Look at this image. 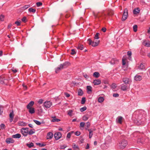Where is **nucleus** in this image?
<instances>
[{
    "label": "nucleus",
    "mask_w": 150,
    "mask_h": 150,
    "mask_svg": "<svg viewBox=\"0 0 150 150\" xmlns=\"http://www.w3.org/2000/svg\"><path fill=\"white\" fill-rule=\"evenodd\" d=\"M14 140L12 138H8L6 139V142L7 144L13 143L14 142Z\"/></svg>",
    "instance_id": "nucleus-11"
},
{
    "label": "nucleus",
    "mask_w": 150,
    "mask_h": 150,
    "mask_svg": "<svg viewBox=\"0 0 150 150\" xmlns=\"http://www.w3.org/2000/svg\"><path fill=\"white\" fill-rule=\"evenodd\" d=\"M127 86L126 85H123L122 86L121 89L123 91L126 90L127 89Z\"/></svg>",
    "instance_id": "nucleus-34"
},
{
    "label": "nucleus",
    "mask_w": 150,
    "mask_h": 150,
    "mask_svg": "<svg viewBox=\"0 0 150 150\" xmlns=\"http://www.w3.org/2000/svg\"><path fill=\"white\" fill-rule=\"evenodd\" d=\"M36 144L37 145L39 146L40 147L44 146L45 145V144H41L39 143H37Z\"/></svg>",
    "instance_id": "nucleus-49"
},
{
    "label": "nucleus",
    "mask_w": 150,
    "mask_h": 150,
    "mask_svg": "<svg viewBox=\"0 0 150 150\" xmlns=\"http://www.w3.org/2000/svg\"><path fill=\"white\" fill-rule=\"evenodd\" d=\"M36 9L35 8H30L28 9V11L30 12H33L35 13L36 12Z\"/></svg>",
    "instance_id": "nucleus-30"
},
{
    "label": "nucleus",
    "mask_w": 150,
    "mask_h": 150,
    "mask_svg": "<svg viewBox=\"0 0 150 150\" xmlns=\"http://www.w3.org/2000/svg\"><path fill=\"white\" fill-rule=\"evenodd\" d=\"M87 108L86 106H84L80 109V110L81 112H82L86 110Z\"/></svg>",
    "instance_id": "nucleus-38"
},
{
    "label": "nucleus",
    "mask_w": 150,
    "mask_h": 150,
    "mask_svg": "<svg viewBox=\"0 0 150 150\" xmlns=\"http://www.w3.org/2000/svg\"><path fill=\"white\" fill-rule=\"evenodd\" d=\"M28 109H29V112L30 114H33L35 112L34 108H28Z\"/></svg>",
    "instance_id": "nucleus-27"
},
{
    "label": "nucleus",
    "mask_w": 150,
    "mask_h": 150,
    "mask_svg": "<svg viewBox=\"0 0 150 150\" xmlns=\"http://www.w3.org/2000/svg\"><path fill=\"white\" fill-rule=\"evenodd\" d=\"M90 115L88 114H86L85 115H84L82 117V119L84 121H86L89 118Z\"/></svg>",
    "instance_id": "nucleus-18"
},
{
    "label": "nucleus",
    "mask_w": 150,
    "mask_h": 150,
    "mask_svg": "<svg viewBox=\"0 0 150 150\" xmlns=\"http://www.w3.org/2000/svg\"><path fill=\"white\" fill-rule=\"evenodd\" d=\"M103 15V14L101 13H98L94 14V16L95 18H99Z\"/></svg>",
    "instance_id": "nucleus-19"
},
{
    "label": "nucleus",
    "mask_w": 150,
    "mask_h": 150,
    "mask_svg": "<svg viewBox=\"0 0 150 150\" xmlns=\"http://www.w3.org/2000/svg\"><path fill=\"white\" fill-rule=\"evenodd\" d=\"M119 62V61L116 58L112 59L110 62V63L112 64H117Z\"/></svg>",
    "instance_id": "nucleus-12"
},
{
    "label": "nucleus",
    "mask_w": 150,
    "mask_h": 150,
    "mask_svg": "<svg viewBox=\"0 0 150 150\" xmlns=\"http://www.w3.org/2000/svg\"><path fill=\"white\" fill-rule=\"evenodd\" d=\"M145 119L141 114H139L137 119L135 121V122L138 125L143 124Z\"/></svg>",
    "instance_id": "nucleus-1"
},
{
    "label": "nucleus",
    "mask_w": 150,
    "mask_h": 150,
    "mask_svg": "<svg viewBox=\"0 0 150 150\" xmlns=\"http://www.w3.org/2000/svg\"><path fill=\"white\" fill-rule=\"evenodd\" d=\"M68 115H69L70 116H72V113L73 112V111L72 110H70L67 111Z\"/></svg>",
    "instance_id": "nucleus-39"
},
{
    "label": "nucleus",
    "mask_w": 150,
    "mask_h": 150,
    "mask_svg": "<svg viewBox=\"0 0 150 150\" xmlns=\"http://www.w3.org/2000/svg\"><path fill=\"white\" fill-rule=\"evenodd\" d=\"M127 55L129 57L131 56L132 55V52L131 51H128L127 52Z\"/></svg>",
    "instance_id": "nucleus-64"
},
{
    "label": "nucleus",
    "mask_w": 150,
    "mask_h": 150,
    "mask_svg": "<svg viewBox=\"0 0 150 150\" xmlns=\"http://www.w3.org/2000/svg\"><path fill=\"white\" fill-rule=\"evenodd\" d=\"M86 101V98L84 97H83L82 98V100L81 101V104H84Z\"/></svg>",
    "instance_id": "nucleus-46"
},
{
    "label": "nucleus",
    "mask_w": 150,
    "mask_h": 150,
    "mask_svg": "<svg viewBox=\"0 0 150 150\" xmlns=\"http://www.w3.org/2000/svg\"><path fill=\"white\" fill-rule=\"evenodd\" d=\"M88 42L89 45H91L93 47H95L98 45L99 41L97 42L92 41L90 39L88 40Z\"/></svg>",
    "instance_id": "nucleus-4"
},
{
    "label": "nucleus",
    "mask_w": 150,
    "mask_h": 150,
    "mask_svg": "<svg viewBox=\"0 0 150 150\" xmlns=\"http://www.w3.org/2000/svg\"><path fill=\"white\" fill-rule=\"evenodd\" d=\"M101 81L99 79L95 80L93 81V83L95 85H98L101 83Z\"/></svg>",
    "instance_id": "nucleus-16"
},
{
    "label": "nucleus",
    "mask_w": 150,
    "mask_h": 150,
    "mask_svg": "<svg viewBox=\"0 0 150 150\" xmlns=\"http://www.w3.org/2000/svg\"><path fill=\"white\" fill-rule=\"evenodd\" d=\"M1 127L2 129H4L5 128V125L3 124H1Z\"/></svg>",
    "instance_id": "nucleus-58"
},
{
    "label": "nucleus",
    "mask_w": 150,
    "mask_h": 150,
    "mask_svg": "<svg viewBox=\"0 0 150 150\" xmlns=\"http://www.w3.org/2000/svg\"><path fill=\"white\" fill-rule=\"evenodd\" d=\"M99 33H96L94 38L95 39H98L99 38L98 35Z\"/></svg>",
    "instance_id": "nucleus-51"
},
{
    "label": "nucleus",
    "mask_w": 150,
    "mask_h": 150,
    "mask_svg": "<svg viewBox=\"0 0 150 150\" xmlns=\"http://www.w3.org/2000/svg\"><path fill=\"white\" fill-rule=\"evenodd\" d=\"M33 121L38 125H40L41 124V122L38 120H34Z\"/></svg>",
    "instance_id": "nucleus-41"
},
{
    "label": "nucleus",
    "mask_w": 150,
    "mask_h": 150,
    "mask_svg": "<svg viewBox=\"0 0 150 150\" xmlns=\"http://www.w3.org/2000/svg\"><path fill=\"white\" fill-rule=\"evenodd\" d=\"M30 6V5H25L22 7V8L24 10H25L28 8Z\"/></svg>",
    "instance_id": "nucleus-44"
},
{
    "label": "nucleus",
    "mask_w": 150,
    "mask_h": 150,
    "mask_svg": "<svg viewBox=\"0 0 150 150\" xmlns=\"http://www.w3.org/2000/svg\"><path fill=\"white\" fill-rule=\"evenodd\" d=\"M122 119L123 117H122L119 116L116 119V121L117 122L121 124L122 122Z\"/></svg>",
    "instance_id": "nucleus-15"
},
{
    "label": "nucleus",
    "mask_w": 150,
    "mask_h": 150,
    "mask_svg": "<svg viewBox=\"0 0 150 150\" xmlns=\"http://www.w3.org/2000/svg\"><path fill=\"white\" fill-rule=\"evenodd\" d=\"M137 25H135L133 26V30L134 32H136L137 31Z\"/></svg>",
    "instance_id": "nucleus-40"
},
{
    "label": "nucleus",
    "mask_w": 150,
    "mask_h": 150,
    "mask_svg": "<svg viewBox=\"0 0 150 150\" xmlns=\"http://www.w3.org/2000/svg\"><path fill=\"white\" fill-rule=\"evenodd\" d=\"M127 140L122 139L119 141L118 145L120 148L123 149L127 145Z\"/></svg>",
    "instance_id": "nucleus-3"
},
{
    "label": "nucleus",
    "mask_w": 150,
    "mask_h": 150,
    "mask_svg": "<svg viewBox=\"0 0 150 150\" xmlns=\"http://www.w3.org/2000/svg\"><path fill=\"white\" fill-rule=\"evenodd\" d=\"M128 15V10L127 8H125L124 10V13L122 17V21H125L127 18Z\"/></svg>",
    "instance_id": "nucleus-5"
},
{
    "label": "nucleus",
    "mask_w": 150,
    "mask_h": 150,
    "mask_svg": "<svg viewBox=\"0 0 150 150\" xmlns=\"http://www.w3.org/2000/svg\"><path fill=\"white\" fill-rule=\"evenodd\" d=\"M104 100V98L103 97H100L98 99V101L99 103L103 102Z\"/></svg>",
    "instance_id": "nucleus-32"
},
{
    "label": "nucleus",
    "mask_w": 150,
    "mask_h": 150,
    "mask_svg": "<svg viewBox=\"0 0 150 150\" xmlns=\"http://www.w3.org/2000/svg\"><path fill=\"white\" fill-rule=\"evenodd\" d=\"M71 136V133H68L67 135V138L69 139Z\"/></svg>",
    "instance_id": "nucleus-59"
},
{
    "label": "nucleus",
    "mask_w": 150,
    "mask_h": 150,
    "mask_svg": "<svg viewBox=\"0 0 150 150\" xmlns=\"http://www.w3.org/2000/svg\"><path fill=\"white\" fill-rule=\"evenodd\" d=\"M77 48L78 49H79L80 50H82L83 49V45H82L79 44Z\"/></svg>",
    "instance_id": "nucleus-36"
},
{
    "label": "nucleus",
    "mask_w": 150,
    "mask_h": 150,
    "mask_svg": "<svg viewBox=\"0 0 150 150\" xmlns=\"http://www.w3.org/2000/svg\"><path fill=\"white\" fill-rule=\"evenodd\" d=\"M18 124L19 126H25L27 123L23 121H20L18 122Z\"/></svg>",
    "instance_id": "nucleus-23"
},
{
    "label": "nucleus",
    "mask_w": 150,
    "mask_h": 150,
    "mask_svg": "<svg viewBox=\"0 0 150 150\" xmlns=\"http://www.w3.org/2000/svg\"><path fill=\"white\" fill-rule=\"evenodd\" d=\"M76 53L75 50L74 49H72L71 50V55H74Z\"/></svg>",
    "instance_id": "nucleus-54"
},
{
    "label": "nucleus",
    "mask_w": 150,
    "mask_h": 150,
    "mask_svg": "<svg viewBox=\"0 0 150 150\" xmlns=\"http://www.w3.org/2000/svg\"><path fill=\"white\" fill-rule=\"evenodd\" d=\"M143 45L147 47H150V42L144 41L143 43Z\"/></svg>",
    "instance_id": "nucleus-17"
},
{
    "label": "nucleus",
    "mask_w": 150,
    "mask_h": 150,
    "mask_svg": "<svg viewBox=\"0 0 150 150\" xmlns=\"http://www.w3.org/2000/svg\"><path fill=\"white\" fill-rule=\"evenodd\" d=\"M28 128H23L21 129V132L24 136H26L28 133Z\"/></svg>",
    "instance_id": "nucleus-6"
},
{
    "label": "nucleus",
    "mask_w": 150,
    "mask_h": 150,
    "mask_svg": "<svg viewBox=\"0 0 150 150\" xmlns=\"http://www.w3.org/2000/svg\"><path fill=\"white\" fill-rule=\"evenodd\" d=\"M69 64V63L68 62H66L62 64H61L59 67L55 69V72L56 73H58L61 70L67 67L68 66Z\"/></svg>",
    "instance_id": "nucleus-2"
},
{
    "label": "nucleus",
    "mask_w": 150,
    "mask_h": 150,
    "mask_svg": "<svg viewBox=\"0 0 150 150\" xmlns=\"http://www.w3.org/2000/svg\"><path fill=\"white\" fill-rule=\"evenodd\" d=\"M21 20L23 22H25L26 20V18L25 17H24Z\"/></svg>",
    "instance_id": "nucleus-60"
},
{
    "label": "nucleus",
    "mask_w": 150,
    "mask_h": 150,
    "mask_svg": "<svg viewBox=\"0 0 150 150\" xmlns=\"http://www.w3.org/2000/svg\"><path fill=\"white\" fill-rule=\"evenodd\" d=\"M85 124V123L84 122H81L80 124V127H83L84 126Z\"/></svg>",
    "instance_id": "nucleus-56"
},
{
    "label": "nucleus",
    "mask_w": 150,
    "mask_h": 150,
    "mask_svg": "<svg viewBox=\"0 0 150 150\" xmlns=\"http://www.w3.org/2000/svg\"><path fill=\"white\" fill-rule=\"evenodd\" d=\"M142 79V76L138 74L136 75L134 77V80L137 81H140Z\"/></svg>",
    "instance_id": "nucleus-13"
},
{
    "label": "nucleus",
    "mask_w": 150,
    "mask_h": 150,
    "mask_svg": "<svg viewBox=\"0 0 150 150\" xmlns=\"http://www.w3.org/2000/svg\"><path fill=\"white\" fill-rule=\"evenodd\" d=\"M73 149L74 150H76V149H79V146L77 145H76V144H74L73 146Z\"/></svg>",
    "instance_id": "nucleus-45"
},
{
    "label": "nucleus",
    "mask_w": 150,
    "mask_h": 150,
    "mask_svg": "<svg viewBox=\"0 0 150 150\" xmlns=\"http://www.w3.org/2000/svg\"><path fill=\"white\" fill-rule=\"evenodd\" d=\"M83 94V91L81 89H79L78 91V95L80 96H82Z\"/></svg>",
    "instance_id": "nucleus-31"
},
{
    "label": "nucleus",
    "mask_w": 150,
    "mask_h": 150,
    "mask_svg": "<svg viewBox=\"0 0 150 150\" xmlns=\"http://www.w3.org/2000/svg\"><path fill=\"white\" fill-rule=\"evenodd\" d=\"M140 11V10L139 8H135L133 11L134 14H138Z\"/></svg>",
    "instance_id": "nucleus-20"
},
{
    "label": "nucleus",
    "mask_w": 150,
    "mask_h": 150,
    "mask_svg": "<svg viewBox=\"0 0 150 150\" xmlns=\"http://www.w3.org/2000/svg\"><path fill=\"white\" fill-rule=\"evenodd\" d=\"M43 100L42 99H40L39 100L38 102L39 104H41L43 103Z\"/></svg>",
    "instance_id": "nucleus-63"
},
{
    "label": "nucleus",
    "mask_w": 150,
    "mask_h": 150,
    "mask_svg": "<svg viewBox=\"0 0 150 150\" xmlns=\"http://www.w3.org/2000/svg\"><path fill=\"white\" fill-rule=\"evenodd\" d=\"M88 130L89 132V138H91L93 135V130L92 129H88Z\"/></svg>",
    "instance_id": "nucleus-26"
},
{
    "label": "nucleus",
    "mask_w": 150,
    "mask_h": 150,
    "mask_svg": "<svg viewBox=\"0 0 150 150\" xmlns=\"http://www.w3.org/2000/svg\"><path fill=\"white\" fill-rule=\"evenodd\" d=\"M75 134L77 136H79L80 134V132H75Z\"/></svg>",
    "instance_id": "nucleus-61"
},
{
    "label": "nucleus",
    "mask_w": 150,
    "mask_h": 150,
    "mask_svg": "<svg viewBox=\"0 0 150 150\" xmlns=\"http://www.w3.org/2000/svg\"><path fill=\"white\" fill-rule=\"evenodd\" d=\"M129 79L127 78H125L123 79V82L126 84L129 83Z\"/></svg>",
    "instance_id": "nucleus-24"
},
{
    "label": "nucleus",
    "mask_w": 150,
    "mask_h": 150,
    "mask_svg": "<svg viewBox=\"0 0 150 150\" xmlns=\"http://www.w3.org/2000/svg\"><path fill=\"white\" fill-rule=\"evenodd\" d=\"M7 81V80L5 79L3 76H0V83L2 84H5L6 85Z\"/></svg>",
    "instance_id": "nucleus-9"
},
{
    "label": "nucleus",
    "mask_w": 150,
    "mask_h": 150,
    "mask_svg": "<svg viewBox=\"0 0 150 150\" xmlns=\"http://www.w3.org/2000/svg\"><path fill=\"white\" fill-rule=\"evenodd\" d=\"M64 94L67 97H69L70 96V95L67 93H65Z\"/></svg>",
    "instance_id": "nucleus-62"
},
{
    "label": "nucleus",
    "mask_w": 150,
    "mask_h": 150,
    "mask_svg": "<svg viewBox=\"0 0 150 150\" xmlns=\"http://www.w3.org/2000/svg\"><path fill=\"white\" fill-rule=\"evenodd\" d=\"M27 145L29 147L31 148L33 146L34 144L33 143L31 142V143H30V144H27Z\"/></svg>",
    "instance_id": "nucleus-42"
},
{
    "label": "nucleus",
    "mask_w": 150,
    "mask_h": 150,
    "mask_svg": "<svg viewBox=\"0 0 150 150\" xmlns=\"http://www.w3.org/2000/svg\"><path fill=\"white\" fill-rule=\"evenodd\" d=\"M36 4L37 6L38 7H39L40 6H41L42 4V3L41 2H38L36 3Z\"/></svg>",
    "instance_id": "nucleus-53"
},
{
    "label": "nucleus",
    "mask_w": 150,
    "mask_h": 150,
    "mask_svg": "<svg viewBox=\"0 0 150 150\" xmlns=\"http://www.w3.org/2000/svg\"><path fill=\"white\" fill-rule=\"evenodd\" d=\"M93 76L94 77L96 78H98L100 76V74L98 72H95L93 73Z\"/></svg>",
    "instance_id": "nucleus-29"
},
{
    "label": "nucleus",
    "mask_w": 150,
    "mask_h": 150,
    "mask_svg": "<svg viewBox=\"0 0 150 150\" xmlns=\"http://www.w3.org/2000/svg\"><path fill=\"white\" fill-rule=\"evenodd\" d=\"M113 96L114 97H117L119 96V94L118 93H114L113 94Z\"/></svg>",
    "instance_id": "nucleus-57"
},
{
    "label": "nucleus",
    "mask_w": 150,
    "mask_h": 150,
    "mask_svg": "<svg viewBox=\"0 0 150 150\" xmlns=\"http://www.w3.org/2000/svg\"><path fill=\"white\" fill-rule=\"evenodd\" d=\"M52 102L49 101H46L44 103L43 107L47 108H50L52 105Z\"/></svg>",
    "instance_id": "nucleus-7"
},
{
    "label": "nucleus",
    "mask_w": 150,
    "mask_h": 150,
    "mask_svg": "<svg viewBox=\"0 0 150 150\" xmlns=\"http://www.w3.org/2000/svg\"><path fill=\"white\" fill-rule=\"evenodd\" d=\"M34 103V102L33 101L30 102L27 106V109L32 108V107Z\"/></svg>",
    "instance_id": "nucleus-22"
},
{
    "label": "nucleus",
    "mask_w": 150,
    "mask_h": 150,
    "mask_svg": "<svg viewBox=\"0 0 150 150\" xmlns=\"http://www.w3.org/2000/svg\"><path fill=\"white\" fill-rule=\"evenodd\" d=\"M4 16L3 15H1L0 16V20L1 21H3L4 20Z\"/></svg>",
    "instance_id": "nucleus-55"
},
{
    "label": "nucleus",
    "mask_w": 150,
    "mask_h": 150,
    "mask_svg": "<svg viewBox=\"0 0 150 150\" xmlns=\"http://www.w3.org/2000/svg\"><path fill=\"white\" fill-rule=\"evenodd\" d=\"M14 114L13 110L9 114V121L10 122H12L14 116Z\"/></svg>",
    "instance_id": "nucleus-10"
},
{
    "label": "nucleus",
    "mask_w": 150,
    "mask_h": 150,
    "mask_svg": "<svg viewBox=\"0 0 150 150\" xmlns=\"http://www.w3.org/2000/svg\"><path fill=\"white\" fill-rule=\"evenodd\" d=\"M67 147L66 145H60V148L61 149H64Z\"/></svg>",
    "instance_id": "nucleus-48"
},
{
    "label": "nucleus",
    "mask_w": 150,
    "mask_h": 150,
    "mask_svg": "<svg viewBox=\"0 0 150 150\" xmlns=\"http://www.w3.org/2000/svg\"><path fill=\"white\" fill-rule=\"evenodd\" d=\"M22 86L23 87V88L24 90H26L27 89V86L25 85L24 83L22 84Z\"/></svg>",
    "instance_id": "nucleus-52"
},
{
    "label": "nucleus",
    "mask_w": 150,
    "mask_h": 150,
    "mask_svg": "<svg viewBox=\"0 0 150 150\" xmlns=\"http://www.w3.org/2000/svg\"><path fill=\"white\" fill-rule=\"evenodd\" d=\"M138 69L140 70H143L145 69L144 65L143 64H141L138 66Z\"/></svg>",
    "instance_id": "nucleus-28"
},
{
    "label": "nucleus",
    "mask_w": 150,
    "mask_h": 150,
    "mask_svg": "<svg viewBox=\"0 0 150 150\" xmlns=\"http://www.w3.org/2000/svg\"><path fill=\"white\" fill-rule=\"evenodd\" d=\"M90 125V124L89 122H87L86 123V127L85 129L86 130H87L88 128L89 127Z\"/></svg>",
    "instance_id": "nucleus-43"
},
{
    "label": "nucleus",
    "mask_w": 150,
    "mask_h": 150,
    "mask_svg": "<svg viewBox=\"0 0 150 150\" xmlns=\"http://www.w3.org/2000/svg\"><path fill=\"white\" fill-rule=\"evenodd\" d=\"M15 23L16 24L17 26H19L21 25V21H16L15 22Z\"/></svg>",
    "instance_id": "nucleus-50"
},
{
    "label": "nucleus",
    "mask_w": 150,
    "mask_h": 150,
    "mask_svg": "<svg viewBox=\"0 0 150 150\" xmlns=\"http://www.w3.org/2000/svg\"><path fill=\"white\" fill-rule=\"evenodd\" d=\"M21 137V135L19 134H17L15 135H13L12 136V137L14 138H19Z\"/></svg>",
    "instance_id": "nucleus-25"
},
{
    "label": "nucleus",
    "mask_w": 150,
    "mask_h": 150,
    "mask_svg": "<svg viewBox=\"0 0 150 150\" xmlns=\"http://www.w3.org/2000/svg\"><path fill=\"white\" fill-rule=\"evenodd\" d=\"M52 118L53 119L51 120L52 122H58L60 121V120L59 119L56 118V117H52Z\"/></svg>",
    "instance_id": "nucleus-21"
},
{
    "label": "nucleus",
    "mask_w": 150,
    "mask_h": 150,
    "mask_svg": "<svg viewBox=\"0 0 150 150\" xmlns=\"http://www.w3.org/2000/svg\"><path fill=\"white\" fill-rule=\"evenodd\" d=\"M126 59L125 58H123L122 60V65L124 66L126 64Z\"/></svg>",
    "instance_id": "nucleus-47"
},
{
    "label": "nucleus",
    "mask_w": 150,
    "mask_h": 150,
    "mask_svg": "<svg viewBox=\"0 0 150 150\" xmlns=\"http://www.w3.org/2000/svg\"><path fill=\"white\" fill-rule=\"evenodd\" d=\"M54 137L56 140L59 139L62 137V134L60 132L55 133L54 135Z\"/></svg>",
    "instance_id": "nucleus-8"
},
{
    "label": "nucleus",
    "mask_w": 150,
    "mask_h": 150,
    "mask_svg": "<svg viewBox=\"0 0 150 150\" xmlns=\"http://www.w3.org/2000/svg\"><path fill=\"white\" fill-rule=\"evenodd\" d=\"M116 84L115 83H113L111 85V87L113 90H115L116 87Z\"/></svg>",
    "instance_id": "nucleus-35"
},
{
    "label": "nucleus",
    "mask_w": 150,
    "mask_h": 150,
    "mask_svg": "<svg viewBox=\"0 0 150 150\" xmlns=\"http://www.w3.org/2000/svg\"><path fill=\"white\" fill-rule=\"evenodd\" d=\"M53 134L51 132H49L47 134L46 138L47 139H51L53 137Z\"/></svg>",
    "instance_id": "nucleus-14"
},
{
    "label": "nucleus",
    "mask_w": 150,
    "mask_h": 150,
    "mask_svg": "<svg viewBox=\"0 0 150 150\" xmlns=\"http://www.w3.org/2000/svg\"><path fill=\"white\" fill-rule=\"evenodd\" d=\"M92 87L90 86H87V90L88 93H89V92H91L92 91Z\"/></svg>",
    "instance_id": "nucleus-37"
},
{
    "label": "nucleus",
    "mask_w": 150,
    "mask_h": 150,
    "mask_svg": "<svg viewBox=\"0 0 150 150\" xmlns=\"http://www.w3.org/2000/svg\"><path fill=\"white\" fill-rule=\"evenodd\" d=\"M35 132V130L34 129H31L29 131H28V134L30 135H32Z\"/></svg>",
    "instance_id": "nucleus-33"
}]
</instances>
